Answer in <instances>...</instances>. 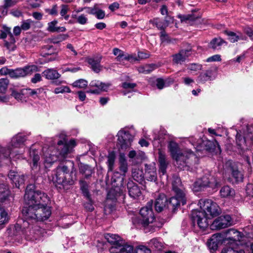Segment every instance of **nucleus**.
I'll list each match as a JSON object with an SVG mask.
<instances>
[{
    "instance_id": "nucleus-26",
    "label": "nucleus",
    "mask_w": 253,
    "mask_h": 253,
    "mask_svg": "<svg viewBox=\"0 0 253 253\" xmlns=\"http://www.w3.org/2000/svg\"><path fill=\"white\" fill-rule=\"evenodd\" d=\"M158 162L159 165V172L161 175H165L167 172L168 162L166 160V155L161 151H159Z\"/></svg>"
},
{
    "instance_id": "nucleus-5",
    "label": "nucleus",
    "mask_w": 253,
    "mask_h": 253,
    "mask_svg": "<svg viewBox=\"0 0 253 253\" xmlns=\"http://www.w3.org/2000/svg\"><path fill=\"white\" fill-rule=\"evenodd\" d=\"M70 148L67 145H63L62 140H58L57 146L55 150L52 147H50L48 150L44 152V163L45 167H49L57 160L64 159L68 154Z\"/></svg>"
},
{
    "instance_id": "nucleus-54",
    "label": "nucleus",
    "mask_w": 253,
    "mask_h": 253,
    "mask_svg": "<svg viewBox=\"0 0 253 253\" xmlns=\"http://www.w3.org/2000/svg\"><path fill=\"white\" fill-rule=\"evenodd\" d=\"M9 81L7 78L0 79V93H5L9 84Z\"/></svg>"
},
{
    "instance_id": "nucleus-33",
    "label": "nucleus",
    "mask_w": 253,
    "mask_h": 253,
    "mask_svg": "<svg viewBox=\"0 0 253 253\" xmlns=\"http://www.w3.org/2000/svg\"><path fill=\"white\" fill-rule=\"evenodd\" d=\"M215 78L213 75V71L211 70H208L204 73H201L198 77L200 82L205 83L207 81H211Z\"/></svg>"
},
{
    "instance_id": "nucleus-45",
    "label": "nucleus",
    "mask_w": 253,
    "mask_h": 253,
    "mask_svg": "<svg viewBox=\"0 0 253 253\" xmlns=\"http://www.w3.org/2000/svg\"><path fill=\"white\" fill-rule=\"evenodd\" d=\"M136 86V84L135 83L128 82L123 83L122 84V87L124 89V90L123 91V94L126 95L127 93L133 92Z\"/></svg>"
},
{
    "instance_id": "nucleus-20",
    "label": "nucleus",
    "mask_w": 253,
    "mask_h": 253,
    "mask_svg": "<svg viewBox=\"0 0 253 253\" xmlns=\"http://www.w3.org/2000/svg\"><path fill=\"white\" fill-rule=\"evenodd\" d=\"M29 157L32 161L31 168L32 169H37L40 167V152L31 147L29 150Z\"/></svg>"
},
{
    "instance_id": "nucleus-7",
    "label": "nucleus",
    "mask_w": 253,
    "mask_h": 253,
    "mask_svg": "<svg viewBox=\"0 0 253 253\" xmlns=\"http://www.w3.org/2000/svg\"><path fill=\"white\" fill-rule=\"evenodd\" d=\"M201 211H204L208 216L213 217L221 212L218 205L210 199H200L199 202Z\"/></svg>"
},
{
    "instance_id": "nucleus-32",
    "label": "nucleus",
    "mask_w": 253,
    "mask_h": 253,
    "mask_svg": "<svg viewBox=\"0 0 253 253\" xmlns=\"http://www.w3.org/2000/svg\"><path fill=\"white\" fill-rule=\"evenodd\" d=\"M9 192L7 187L4 183H0V202L4 203L6 201H9Z\"/></svg>"
},
{
    "instance_id": "nucleus-16",
    "label": "nucleus",
    "mask_w": 253,
    "mask_h": 253,
    "mask_svg": "<svg viewBox=\"0 0 253 253\" xmlns=\"http://www.w3.org/2000/svg\"><path fill=\"white\" fill-rule=\"evenodd\" d=\"M186 202L185 195H183V197L181 198L175 194V196L170 198L169 201H167V209L171 210L172 212H174L179 208L181 203L184 205L186 204Z\"/></svg>"
},
{
    "instance_id": "nucleus-9",
    "label": "nucleus",
    "mask_w": 253,
    "mask_h": 253,
    "mask_svg": "<svg viewBox=\"0 0 253 253\" xmlns=\"http://www.w3.org/2000/svg\"><path fill=\"white\" fill-rule=\"evenodd\" d=\"M208 216L206 213L200 210H193L191 213V220L194 226L196 225L202 230H205L209 225Z\"/></svg>"
},
{
    "instance_id": "nucleus-47",
    "label": "nucleus",
    "mask_w": 253,
    "mask_h": 253,
    "mask_svg": "<svg viewBox=\"0 0 253 253\" xmlns=\"http://www.w3.org/2000/svg\"><path fill=\"white\" fill-rule=\"evenodd\" d=\"M10 90L11 91V95L15 98L17 100H22L23 98V96L26 95V93H24L23 92V89L17 90V89L13 88H10Z\"/></svg>"
},
{
    "instance_id": "nucleus-53",
    "label": "nucleus",
    "mask_w": 253,
    "mask_h": 253,
    "mask_svg": "<svg viewBox=\"0 0 253 253\" xmlns=\"http://www.w3.org/2000/svg\"><path fill=\"white\" fill-rule=\"evenodd\" d=\"M149 245L150 247L159 250L163 247L162 243L157 238L151 240L149 242Z\"/></svg>"
},
{
    "instance_id": "nucleus-36",
    "label": "nucleus",
    "mask_w": 253,
    "mask_h": 253,
    "mask_svg": "<svg viewBox=\"0 0 253 253\" xmlns=\"http://www.w3.org/2000/svg\"><path fill=\"white\" fill-rule=\"evenodd\" d=\"M43 91V88L42 87L36 88L32 89L31 88H23V92L24 93H26V95L27 96H31L34 98H36L38 97V95L40 94Z\"/></svg>"
},
{
    "instance_id": "nucleus-64",
    "label": "nucleus",
    "mask_w": 253,
    "mask_h": 253,
    "mask_svg": "<svg viewBox=\"0 0 253 253\" xmlns=\"http://www.w3.org/2000/svg\"><path fill=\"white\" fill-rule=\"evenodd\" d=\"M202 65L199 64L191 63L188 65L187 69L190 71H197L202 69Z\"/></svg>"
},
{
    "instance_id": "nucleus-19",
    "label": "nucleus",
    "mask_w": 253,
    "mask_h": 253,
    "mask_svg": "<svg viewBox=\"0 0 253 253\" xmlns=\"http://www.w3.org/2000/svg\"><path fill=\"white\" fill-rule=\"evenodd\" d=\"M191 49H181L178 53L172 55L173 62L175 64H181L190 55Z\"/></svg>"
},
{
    "instance_id": "nucleus-3",
    "label": "nucleus",
    "mask_w": 253,
    "mask_h": 253,
    "mask_svg": "<svg viewBox=\"0 0 253 253\" xmlns=\"http://www.w3.org/2000/svg\"><path fill=\"white\" fill-rule=\"evenodd\" d=\"M76 178L73 172H69L66 166H59L54 171L52 181L55 186L60 190H67L69 186L74 184Z\"/></svg>"
},
{
    "instance_id": "nucleus-35",
    "label": "nucleus",
    "mask_w": 253,
    "mask_h": 253,
    "mask_svg": "<svg viewBox=\"0 0 253 253\" xmlns=\"http://www.w3.org/2000/svg\"><path fill=\"white\" fill-rule=\"evenodd\" d=\"M100 60V58H89L87 60L90 68L96 73H98L101 70Z\"/></svg>"
},
{
    "instance_id": "nucleus-49",
    "label": "nucleus",
    "mask_w": 253,
    "mask_h": 253,
    "mask_svg": "<svg viewBox=\"0 0 253 253\" xmlns=\"http://www.w3.org/2000/svg\"><path fill=\"white\" fill-rule=\"evenodd\" d=\"M230 169L232 172V175L236 181H242L243 180V174L240 171L233 167H231Z\"/></svg>"
},
{
    "instance_id": "nucleus-57",
    "label": "nucleus",
    "mask_w": 253,
    "mask_h": 253,
    "mask_svg": "<svg viewBox=\"0 0 253 253\" xmlns=\"http://www.w3.org/2000/svg\"><path fill=\"white\" fill-rule=\"evenodd\" d=\"M81 188L82 190L84 195L86 197L87 200H89L90 198V195L89 193L87 186L85 182L83 180L80 181Z\"/></svg>"
},
{
    "instance_id": "nucleus-31",
    "label": "nucleus",
    "mask_w": 253,
    "mask_h": 253,
    "mask_svg": "<svg viewBox=\"0 0 253 253\" xmlns=\"http://www.w3.org/2000/svg\"><path fill=\"white\" fill-rule=\"evenodd\" d=\"M235 195V190L229 186H224L220 190V195L221 198H232Z\"/></svg>"
},
{
    "instance_id": "nucleus-38",
    "label": "nucleus",
    "mask_w": 253,
    "mask_h": 253,
    "mask_svg": "<svg viewBox=\"0 0 253 253\" xmlns=\"http://www.w3.org/2000/svg\"><path fill=\"white\" fill-rule=\"evenodd\" d=\"M119 164H120V169L123 172L124 175L127 171V163L126 159L125 154L120 153L119 155Z\"/></svg>"
},
{
    "instance_id": "nucleus-23",
    "label": "nucleus",
    "mask_w": 253,
    "mask_h": 253,
    "mask_svg": "<svg viewBox=\"0 0 253 253\" xmlns=\"http://www.w3.org/2000/svg\"><path fill=\"white\" fill-rule=\"evenodd\" d=\"M223 240H224L221 234H214L209 240L208 245L211 250L215 251L217 249L219 244L222 243Z\"/></svg>"
},
{
    "instance_id": "nucleus-58",
    "label": "nucleus",
    "mask_w": 253,
    "mask_h": 253,
    "mask_svg": "<svg viewBox=\"0 0 253 253\" xmlns=\"http://www.w3.org/2000/svg\"><path fill=\"white\" fill-rule=\"evenodd\" d=\"M33 24V21L31 19L24 20L21 22V27L23 30L27 31L31 28V26Z\"/></svg>"
},
{
    "instance_id": "nucleus-61",
    "label": "nucleus",
    "mask_w": 253,
    "mask_h": 253,
    "mask_svg": "<svg viewBox=\"0 0 253 253\" xmlns=\"http://www.w3.org/2000/svg\"><path fill=\"white\" fill-rule=\"evenodd\" d=\"M225 33L228 36V39L231 42H235L239 40V37L235 33L231 31H226Z\"/></svg>"
},
{
    "instance_id": "nucleus-62",
    "label": "nucleus",
    "mask_w": 253,
    "mask_h": 253,
    "mask_svg": "<svg viewBox=\"0 0 253 253\" xmlns=\"http://www.w3.org/2000/svg\"><path fill=\"white\" fill-rule=\"evenodd\" d=\"M71 90L69 87L67 86H60L55 88L54 92L55 94H58L60 93L64 92H70Z\"/></svg>"
},
{
    "instance_id": "nucleus-39",
    "label": "nucleus",
    "mask_w": 253,
    "mask_h": 253,
    "mask_svg": "<svg viewBox=\"0 0 253 253\" xmlns=\"http://www.w3.org/2000/svg\"><path fill=\"white\" fill-rule=\"evenodd\" d=\"M132 223L136 228L143 227L147 229L150 227L141 217V218L138 216L133 217L132 218Z\"/></svg>"
},
{
    "instance_id": "nucleus-10",
    "label": "nucleus",
    "mask_w": 253,
    "mask_h": 253,
    "mask_svg": "<svg viewBox=\"0 0 253 253\" xmlns=\"http://www.w3.org/2000/svg\"><path fill=\"white\" fill-rule=\"evenodd\" d=\"M123 177H118L117 180L112 181V203L114 201L123 200L125 198V188L122 182Z\"/></svg>"
},
{
    "instance_id": "nucleus-25",
    "label": "nucleus",
    "mask_w": 253,
    "mask_h": 253,
    "mask_svg": "<svg viewBox=\"0 0 253 253\" xmlns=\"http://www.w3.org/2000/svg\"><path fill=\"white\" fill-rule=\"evenodd\" d=\"M89 86L91 87H96L95 89H89L87 92L88 93L93 94H98L101 91L106 90L107 86L99 81H92L89 84Z\"/></svg>"
},
{
    "instance_id": "nucleus-6",
    "label": "nucleus",
    "mask_w": 253,
    "mask_h": 253,
    "mask_svg": "<svg viewBox=\"0 0 253 253\" xmlns=\"http://www.w3.org/2000/svg\"><path fill=\"white\" fill-rule=\"evenodd\" d=\"M51 210L47 205L40 206L36 208H24L22 210V213L28 221L24 222V226L27 223L29 224V221L34 220L35 221H43L49 218L51 215Z\"/></svg>"
},
{
    "instance_id": "nucleus-13",
    "label": "nucleus",
    "mask_w": 253,
    "mask_h": 253,
    "mask_svg": "<svg viewBox=\"0 0 253 253\" xmlns=\"http://www.w3.org/2000/svg\"><path fill=\"white\" fill-rule=\"evenodd\" d=\"M153 202L152 201L147 203L146 206L142 208L140 210V214L141 217L144 219L145 222L149 226L150 223H152L154 219V215L152 210Z\"/></svg>"
},
{
    "instance_id": "nucleus-22",
    "label": "nucleus",
    "mask_w": 253,
    "mask_h": 253,
    "mask_svg": "<svg viewBox=\"0 0 253 253\" xmlns=\"http://www.w3.org/2000/svg\"><path fill=\"white\" fill-rule=\"evenodd\" d=\"M145 176L146 179L148 181H156L157 179V176L155 165L145 164Z\"/></svg>"
},
{
    "instance_id": "nucleus-46",
    "label": "nucleus",
    "mask_w": 253,
    "mask_h": 253,
    "mask_svg": "<svg viewBox=\"0 0 253 253\" xmlns=\"http://www.w3.org/2000/svg\"><path fill=\"white\" fill-rule=\"evenodd\" d=\"M133 248L130 245H124L120 247L117 251H112V253H132Z\"/></svg>"
},
{
    "instance_id": "nucleus-11",
    "label": "nucleus",
    "mask_w": 253,
    "mask_h": 253,
    "mask_svg": "<svg viewBox=\"0 0 253 253\" xmlns=\"http://www.w3.org/2000/svg\"><path fill=\"white\" fill-rule=\"evenodd\" d=\"M218 185V182L216 178L210 174H206L195 182V187L202 189L206 187H211L214 189Z\"/></svg>"
},
{
    "instance_id": "nucleus-27",
    "label": "nucleus",
    "mask_w": 253,
    "mask_h": 253,
    "mask_svg": "<svg viewBox=\"0 0 253 253\" xmlns=\"http://www.w3.org/2000/svg\"><path fill=\"white\" fill-rule=\"evenodd\" d=\"M167 199L164 194H161L156 199L155 202V208L157 212L162 211L164 208H167Z\"/></svg>"
},
{
    "instance_id": "nucleus-41",
    "label": "nucleus",
    "mask_w": 253,
    "mask_h": 253,
    "mask_svg": "<svg viewBox=\"0 0 253 253\" xmlns=\"http://www.w3.org/2000/svg\"><path fill=\"white\" fill-rule=\"evenodd\" d=\"M15 42L16 41L14 36H11V37L9 38L8 41H4V46L9 51H13L16 48Z\"/></svg>"
},
{
    "instance_id": "nucleus-48",
    "label": "nucleus",
    "mask_w": 253,
    "mask_h": 253,
    "mask_svg": "<svg viewBox=\"0 0 253 253\" xmlns=\"http://www.w3.org/2000/svg\"><path fill=\"white\" fill-rule=\"evenodd\" d=\"M178 17L180 19L182 22H185L187 23H190L196 20L198 18V16L192 14H186V15H178Z\"/></svg>"
},
{
    "instance_id": "nucleus-40",
    "label": "nucleus",
    "mask_w": 253,
    "mask_h": 253,
    "mask_svg": "<svg viewBox=\"0 0 253 253\" xmlns=\"http://www.w3.org/2000/svg\"><path fill=\"white\" fill-rule=\"evenodd\" d=\"M44 49L47 50V51L44 53V56L46 55L52 56L50 58L48 59V61H53L57 58V52L56 50L54 48L53 46L47 45L44 47Z\"/></svg>"
},
{
    "instance_id": "nucleus-52",
    "label": "nucleus",
    "mask_w": 253,
    "mask_h": 253,
    "mask_svg": "<svg viewBox=\"0 0 253 253\" xmlns=\"http://www.w3.org/2000/svg\"><path fill=\"white\" fill-rule=\"evenodd\" d=\"M155 69L154 64L146 65L138 68V71L140 73L144 74H149Z\"/></svg>"
},
{
    "instance_id": "nucleus-30",
    "label": "nucleus",
    "mask_w": 253,
    "mask_h": 253,
    "mask_svg": "<svg viewBox=\"0 0 253 253\" xmlns=\"http://www.w3.org/2000/svg\"><path fill=\"white\" fill-rule=\"evenodd\" d=\"M43 75L47 80H53L59 79L61 75L54 69H47L42 72Z\"/></svg>"
},
{
    "instance_id": "nucleus-60",
    "label": "nucleus",
    "mask_w": 253,
    "mask_h": 253,
    "mask_svg": "<svg viewBox=\"0 0 253 253\" xmlns=\"http://www.w3.org/2000/svg\"><path fill=\"white\" fill-rule=\"evenodd\" d=\"M113 54L117 56L116 59L118 61L123 60L124 52L122 50H120L118 48H115L113 49Z\"/></svg>"
},
{
    "instance_id": "nucleus-44",
    "label": "nucleus",
    "mask_w": 253,
    "mask_h": 253,
    "mask_svg": "<svg viewBox=\"0 0 253 253\" xmlns=\"http://www.w3.org/2000/svg\"><path fill=\"white\" fill-rule=\"evenodd\" d=\"M228 244L229 246L224 248L222 250L221 253H245V251L243 250H236L238 245H234V244Z\"/></svg>"
},
{
    "instance_id": "nucleus-29",
    "label": "nucleus",
    "mask_w": 253,
    "mask_h": 253,
    "mask_svg": "<svg viewBox=\"0 0 253 253\" xmlns=\"http://www.w3.org/2000/svg\"><path fill=\"white\" fill-rule=\"evenodd\" d=\"M127 186L129 195L131 197L135 198L140 195V190L137 185L132 182H128Z\"/></svg>"
},
{
    "instance_id": "nucleus-56",
    "label": "nucleus",
    "mask_w": 253,
    "mask_h": 253,
    "mask_svg": "<svg viewBox=\"0 0 253 253\" xmlns=\"http://www.w3.org/2000/svg\"><path fill=\"white\" fill-rule=\"evenodd\" d=\"M68 38L66 34H60L51 39V42L53 43H58L62 41L66 40Z\"/></svg>"
},
{
    "instance_id": "nucleus-55",
    "label": "nucleus",
    "mask_w": 253,
    "mask_h": 253,
    "mask_svg": "<svg viewBox=\"0 0 253 253\" xmlns=\"http://www.w3.org/2000/svg\"><path fill=\"white\" fill-rule=\"evenodd\" d=\"M132 176L133 179L137 182L141 181L143 177L142 176V171L139 169H132Z\"/></svg>"
},
{
    "instance_id": "nucleus-24",
    "label": "nucleus",
    "mask_w": 253,
    "mask_h": 253,
    "mask_svg": "<svg viewBox=\"0 0 253 253\" xmlns=\"http://www.w3.org/2000/svg\"><path fill=\"white\" fill-rule=\"evenodd\" d=\"M172 187L175 194L181 198L183 197V195H185V194L183 192V187L179 177L176 176L173 178Z\"/></svg>"
},
{
    "instance_id": "nucleus-28",
    "label": "nucleus",
    "mask_w": 253,
    "mask_h": 253,
    "mask_svg": "<svg viewBox=\"0 0 253 253\" xmlns=\"http://www.w3.org/2000/svg\"><path fill=\"white\" fill-rule=\"evenodd\" d=\"M202 144L205 147V149L209 152L215 151L216 149L220 151V146L217 141L215 139L203 141Z\"/></svg>"
},
{
    "instance_id": "nucleus-50",
    "label": "nucleus",
    "mask_w": 253,
    "mask_h": 253,
    "mask_svg": "<svg viewBox=\"0 0 253 253\" xmlns=\"http://www.w3.org/2000/svg\"><path fill=\"white\" fill-rule=\"evenodd\" d=\"M224 42H225L220 38H215L211 42L210 45L213 49H218L222 43Z\"/></svg>"
},
{
    "instance_id": "nucleus-59",
    "label": "nucleus",
    "mask_w": 253,
    "mask_h": 253,
    "mask_svg": "<svg viewBox=\"0 0 253 253\" xmlns=\"http://www.w3.org/2000/svg\"><path fill=\"white\" fill-rule=\"evenodd\" d=\"M87 82L84 79H80L75 81L73 84V85L74 87L79 88H84L87 86Z\"/></svg>"
},
{
    "instance_id": "nucleus-37",
    "label": "nucleus",
    "mask_w": 253,
    "mask_h": 253,
    "mask_svg": "<svg viewBox=\"0 0 253 253\" xmlns=\"http://www.w3.org/2000/svg\"><path fill=\"white\" fill-rule=\"evenodd\" d=\"M79 170L80 172L84 174L86 178L91 176L93 172V169L91 167L82 163L79 165Z\"/></svg>"
},
{
    "instance_id": "nucleus-21",
    "label": "nucleus",
    "mask_w": 253,
    "mask_h": 253,
    "mask_svg": "<svg viewBox=\"0 0 253 253\" xmlns=\"http://www.w3.org/2000/svg\"><path fill=\"white\" fill-rule=\"evenodd\" d=\"M8 176L17 188H19V186L24 183V176L18 172L11 170L9 171Z\"/></svg>"
},
{
    "instance_id": "nucleus-34",
    "label": "nucleus",
    "mask_w": 253,
    "mask_h": 253,
    "mask_svg": "<svg viewBox=\"0 0 253 253\" xmlns=\"http://www.w3.org/2000/svg\"><path fill=\"white\" fill-rule=\"evenodd\" d=\"M124 241L117 234H112V251H117L124 245Z\"/></svg>"
},
{
    "instance_id": "nucleus-51",
    "label": "nucleus",
    "mask_w": 253,
    "mask_h": 253,
    "mask_svg": "<svg viewBox=\"0 0 253 253\" xmlns=\"http://www.w3.org/2000/svg\"><path fill=\"white\" fill-rule=\"evenodd\" d=\"M59 137L61 138L60 140H62L63 141V145H66L69 147L70 150L68 154L70 153L72 148L76 145L75 141L74 139H72L69 141L68 143H67L66 139V136L64 134H61Z\"/></svg>"
},
{
    "instance_id": "nucleus-42",
    "label": "nucleus",
    "mask_w": 253,
    "mask_h": 253,
    "mask_svg": "<svg viewBox=\"0 0 253 253\" xmlns=\"http://www.w3.org/2000/svg\"><path fill=\"white\" fill-rule=\"evenodd\" d=\"M150 22L154 26H155L158 29L164 31V29L169 25L168 20H166L165 22L159 20L158 18L154 19L153 20H150Z\"/></svg>"
},
{
    "instance_id": "nucleus-15",
    "label": "nucleus",
    "mask_w": 253,
    "mask_h": 253,
    "mask_svg": "<svg viewBox=\"0 0 253 253\" xmlns=\"http://www.w3.org/2000/svg\"><path fill=\"white\" fill-rule=\"evenodd\" d=\"M42 229L37 225L29 226L24 231L25 239L32 241L39 239L42 236Z\"/></svg>"
},
{
    "instance_id": "nucleus-14",
    "label": "nucleus",
    "mask_w": 253,
    "mask_h": 253,
    "mask_svg": "<svg viewBox=\"0 0 253 253\" xmlns=\"http://www.w3.org/2000/svg\"><path fill=\"white\" fill-rule=\"evenodd\" d=\"M231 218L229 215L220 216L215 219L211 225V229L212 230H220L230 226Z\"/></svg>"
},
{
    "instance_id": "nucleus-1",
    "label": "nucleus",
    "mask_w": 253,
    "mask_h": 253,
    "mask_svg": "<svg viewBox=\"0 0 253 253\" xmlns=\"http://www.w3.org/2000/svg\"><path fill=\"white\" fill-rule=\"evenodd\" d=\"M172 158L175 161L178 168L183 170H191L198 164V158L190 150H180L177 143L170 141L168 145Z\"/></svg>"
},
{
    "instance_id": "nucleus-17",
    "label": "nucleus",
    "mask_w": 253,
    "mask_h": 253,
    "mask_svg": "<svg viewBox=\"0 0 253 253\" xmlns=\"http://www.w3.org/2000/svg\"><path fill=\"white\" fill-rule=\"evenodd\" d=\"M226 237L224 239L227 243L238 245L241 238V233L234 229H230L226 231Z\"/></svg>"
},
{
    "instance_id": "nucleus-12",
    "label": "nucleus",
    "mask_w": 253,
    "mask_h": 253,
    "mask_svg": "<svg viewBox=\"0 0 253 253\" xmlns=\"http://www.w3.org/2000/svg\"><path fill=\"white\" fill-rule=\"evenodd\" d=\"M118 140L122 149H126L131 145L133 139V136L126 128H124L119 131Z\"/></svg>"
},
{
    "instance_id": "nucleus-63",
    "label": "nucleus",
    "mask_w": 253,
    "mask_h": 253,
    "mask_svg": "<svg viewBox=\"0 0 253 253\" xmlns=\"http://www.w3.org/2000/svg\"><path fill=\"white\" fill-rule=\"evenodd\" d=\"M134 253H151V251L145 246H141L136 248Z\"/></svg>"
},
{
    "instance_id": "nucleus-43",
    "label": "nucleus",
    "mask_w": 253,
    "mask_h": 253,
    "mask_svg": "<svg viewBox=\"0 0 253 253\" xmlns=\"http://www.w3.org/2000/svg\"><path fill=\"white\" fill-rule=\"evenodd\" d=\"M8 35L9 38L13 36L11 32V28L5 25H2L1 29L0 30V39H5Z\"/></svg>"
},
{
    "instance_id": "nucleus-18",
    "label": "nucleus",
    "mask_w": 253,
    "mask_h": 253,
    "mask_svg": "<svg viewBox=\"0 0 253 253\" xmlns=\"http://www.w3.org/2000/svg\"><path fill=\"white\" fill-rule=\"evenodd\" d=\"M18 78H24L32 75L34 72L39 71L38 67L34 64L25 66L22 68H16Z\"/></svg>"
},
{
    "instance_id": "nucleus-4",
    "label": "nucleus",
    "mask_w": 253,
    "mask_h": 253,
    "mask_svg": "<svg viewBox=\"0 0 253 253\" xmlns=\"http://www.w3.org/2000/svg\"><path fill=\"white\" fill-rule=\"evenodd\" d=\"M24 201L28 205V207L25 208H36L47 205L49 202V198L44 192L35 190L34 185L30 184L26 187Z\"/></svg>"
},
{
    "instance_id": "nucleus-2",
    "label": "nucleus",
    "mask_w": 253,
    "mask_h": 253,
    "mask_svg": "<svg viewBox=\"0 0 253 253\" xmlns=\"http://www.w3.org/2000/svg\"><path fill=\"white\" fill-rule=\"evenodd\" d=\"M26 139L25 135L17 134L12 138L7 147H0V162L9 158L10 156L13 158L23 159L24 151L22 150V148Z\"/></svg>"
},
{
    "instance_id": "nucleus-8",
    "label": "nucleus",
    "mask_w": 253,
    "mask_h": 253,
    "mask_svg": "<svg viewBox=\"0 0 253 253\" xmlns=\"http://www.w3.org/2000/svg\"><path fill=\"white\" fill-rule=\"evenodd\" d=\"M237 131L236 135V141L241 149H244L247 146V143H252L253 141V126L247 125L243 131Z\"/></svg>"
}]
</instances>
